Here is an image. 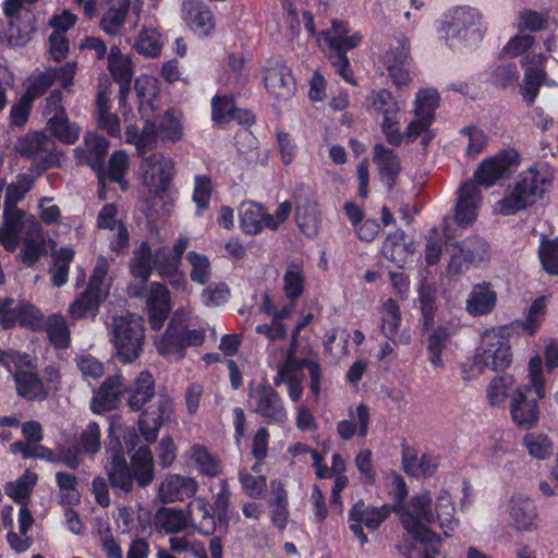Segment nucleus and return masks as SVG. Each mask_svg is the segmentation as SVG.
<instances>
[{
  "label": "nucleus",
  "instance_id": "50",
  "mask_svg": "<svg viewBox=\"0 0 558 558\" xmlns=\"http://www.w3.org/2000/svg\"><path fill=\"white\" fill-rule=\"evenodd\" d=\"M368 100L373 111L383 114L384 119L397 118L399 106L389 90H373L368 96Z\"/></svg>",
  "mask_w": 558,
  "mask_h": 558
},
{
  "label": "nucleus",
  "instance_id": "24",
  "mask_svg": "<svg viewBox=\"0 0 558 558\" xmlns=\"http://www.w3.org/2000/svg\"><path fill=\"white\" fill-rule=\"evenodd\" d=\"M141 9L140 4L132 5L131 0H117L110 3L100 20L99 26L107 35H120L129 12L132 10L138 16Z\"/></svg>",
  "mask_w": 558,
  "mask_h": 558
},
{
  "label": "nucleus",
  "instance_id": "23",
  "mask_svg": "<svg viewBox=\"0 0 558 558\" xmlns=\"http://www.w3.org/2000/svg\"><path fill=\"white\" fill-rule=\"evenodd\" d=\"M122 395H125L122 376L116 374L107 377L94 397V412L101 413L116 409L120 403Z\"/></svg>",
  "mask_w": 558,
  "mask_h": 558
},
{
  "label": "nucleus",
  "instance_id": "10",
  "mask_svg": "<svg viewBox=\"0 0 558 558\" xmlns=\"http://www.w3.org/2000/svg\"><path fill=\"white\" fill-rule=\"evenodd\" d=\"M519 163L520 156L514 149L502 150L496 156L482 161L472 180L478 187H490L498 180L511 175Z\"/></svg>",
  "mask_w": 558,
  "mask_h": 558
},
{
  "label": "nucleus",
  "instance_id": "51",
  "mask_svg": "<svg viewBox=\"0 0 558 558\" xmlns=\"http://www.w3.org/2000/svg\"><path fill=\"white\" fill-rule=\"evenodd\" d=\"M381 253L387 259L396 263L398 267H402L409 256L403 234H389L384 242Z\"/></svg>",
  "mask_w": 558,
  "mask_h": 558
},
{
  "label": "nucleus",
  "instance_id": "47",
  "mask_svg": "<svg viewBox=\"0 0 558 558\" xmlns=\"http://www.w3.org/2000/svg\"><path fill=\"white\" fill-rule=\"evenodd\" d=\"M135 48L138 53L146 57H157L161 52L162 41L161 35L154 27L153 23H146L143 25L138 40L135 44Z\"/></svg>",
  "mask_w": 558,
  "mask_h": 558
},
{
  "label": "nucleus",
  "instance_id": "59",
  "mask_svg": "<svg viewBox=\"0 0 558 558\" xmlns=\"http://www.w3.org/2000/svg\"><path fill=\"white\" fill-rule=\"evenodd\" d=\"M460 245L469 257L471 264L485 262L489 258V246L480 236H470L460 241Z\"/></svg>",
  "mask_w": 558,
  "mask_h": 558
},
{
  "label": "nucleus",
  "instance_id": "49",
  "mask_svg": "<svg viewBox=\"0 0 558 558\" xmlns=\"http://www.w3.org/2000/svg\"><path fill=\"white\" fill-rule=\"evenodd\" d=\"M264 207L255 203H242L240 221L247 234H256L263 229Z\"/></svg>",
  "mask_w": 558,
  "mask_h": 558
},
{
  "label": "nucleus",
  "instance_id": "15",
  "mask_svg": "<svg viewBox=\"0 0 558 558\" xmlns=\"http://www.w3.org/2000/svg\"><path fill=\"white\" fill-rule=\"evenodd\" d=\"M109 150V142L95 132L84 135L83 144L74 149V157L80 165L90 167L99 175L105 171V158Z\"/></svg>",
  "mask_w": 558,
  "mask_h": 558
},
{
  "label": "nucleus",
  "instance_id": "54",
  "mask_svg": "<svg viewBox=\"0 0 558 558\" xmlns=\"http://www.w3.org/2000/svg\"><path fill=\"white\" fill-rule=\"evenodd\" d=\"M157 351L162 354L178 353L181 355L183 350L181 333L178 324L170 323L165 333L155 341Z\"/></svg>",
  "mask_w": 558,
  "mask_h": 558
},
{
  "label": "nucleus",
  "instance_id": "30",
  "mask_svg": "<svg viewBox=\"0 0 558 558\" xmlns=\"http://www.w3.org/2000/svg\"><path fill=\"white\" fill-rule=\"evenodd\" d=\"M296 223L307 236H314L319 229L318 204L314 197H296Z\"/></svg>",
  "mask_w": 558,
  "mask_h": 558
},
{
  "label": "nucleus",
  "instance_id": "32",
  "mask_svg": "<svg viewBox=\"0 0 558 558\" xmlns=\"http://www.w3.org/2000/svg\"><path fill=\"white\" fill-rule=\"evenodd\" d=\"M17 395L27 400H43L48 396V388L37 374L19 371L14 374Z\"/></svg>",
  "mask_w": 558,
  "mask_h": 558
},
{
  "label": "nucleus",
  "instance_id": "18",
  "mask_svg": "<svg viewBox=\"0 0 558 558\" xmlns=\"http://www.w3.org/2000/svg\"><path fill=\"white\" fill-rule=\"evenodd\" d=\"M197 490L198 483L195 478L168 474L159 483L157 496L162 504H172L193 497Z\"/></svg>",
  "mask_w": 558,
  "mask_h": 558
},
{
  "label": "nucleus",
  "instance_id": "60",
  "mask_svg": "<svg viewBox=\"0 0 558 558\" xmlns=\"http://www.w3.org/2000/svg\"><path fill=\"white\" fill-rule=\"evenodd\" d=\"M80 450L94 456L101 447L100 427L96 422H89L80 435Z\"/></svg>",
  "mask_w": 558,
  "mask_h": 558
},
{
  "label": "nucleus",
  "instance_id": "43",
  "mask_svg": "<svg viewBox=\"0 0 558 558\" xmlns=\"http://www.w3.org/2000/svg\"><path fill=\"white\" fill-rule=\"evenodd\" d=\"M156 523L167 534H179L189 525L187 512L175 508H161L156 513Z\"/></svg>",
  "mask_w": 558,
  "mask_h": 558
},
{
  "label": "nucleus",
  "instance_id": "44",
  "mask_svg": "<svg viewBox=\"0 0 558 558\" xmlns=\"http://www.w3.org/2000/svg\"><path fill=\"white\" fill-rule=\"evenodd\" d=\"M357 424L351 420H342L337 424V433L343 440H350L357 432L360 436H366L371 421L369 410L365 404L356 408Z\"/></svg>",
  "mask_w": 558,
  "mask_h": 558
},
{
  "label": "nucleus",
  "instance_id": "53",
  "mask_svg": "<svg viewBox=\"0 0 558 558\" xmlns=\"http://www.w3.org/2000/svg\"><path fill=\"white\" fill-rule=\"evenodd\" d=\"M186 259L191 265L190 277L192 281L198 284L207 283L211 277V265L208 257L191 251L186 254Z\"/></svg>",
  "mask_w": 558,
  "mask_h": 558
},
{
  "label": "nucleus",
  "instance_id": "41",
  "mask_svg": "<svg viewBox=\"0 0 558 558\" xmlns=\"http://www.w3.org/2000/svg\"><path fill=\"white\" fill-rule=\"evenodd\" d=\"M26 14L29 16H24L26 22L23 24L17 23L19 20L9 21L8 28L3 35V39L9 46L22 47L32 39V35L36 31V26L34 23V16H32L29 12Z\"/></svg>",
  "mask_w": 558,
  "mask_h": 558
},
{
  "label": "nucleus",
  "instance_id": "13",
  "mask_svg": "<svg viewBox=\"0 0 558 558\" xmlns=\"http://www.w3.org/2000/svg\"><path fill=\"white\" fill-rule=\"evenodd\" d=\"M141 411L142 414L137 421L138 430L147 442H155L160 427L171 417L173 403L167 397H155Z\"/></svg>",
  "mask_w": 558,
  "mask_h": 558
},
{
  "label": "nucleus",
  "instance_id": "26",
  "mask_svg": "<svg viewBox=\"0 0 558 558\" xmlns=\"http://www.w3.org/2000/svg\"><path fill=\"white\" fill-rule=\"evenodd\" d=\"M543 54H534L533 57H525L522 60V65L525 68L523 85L521 86V95L529 106H532L537 97L538 89L543 85L546 73L544 70L533 68L530 63L542 62Z\"/></svg>",
  "mask_w": 558,
  "mask_h": 558
},
{
  "label": "nucleus",
  "instance_id": "20",
  "mask_svg": "<svg viewBox=\"0 0 558 558\" xmlns=\"http://www.w3.org/2000/svg\"><path fill=\"white\" fill-rule=\"evenodd\" d=\"M184 21L187 27L198 37H209L215 33L216 21L211 10L198 0L183 3Z\"/></svg>",
  "mask_w": 558,
  "mask_h": 558
},
{
  "label": "nucleus",
  "instance_id": "64",
  "mask_svg": "<svg viewBox=\"0 0 558 558\" xmlns=\"http://www.w3.org/2000/svg\"><path fill=\"white\" fill-rule=\"evenodd\" d=\"M129 169V156L124 150L114 151L109 158L108 177L125 189L124 174Z\"/></svg>",
  "mask_w": 558,
  "mask_h": 558
},
{
  "label": "nucleus",
  "instance_id": "25",
  "mask_svg": "<svg viewBox=\"0 0 558 558\" xmlns=\"http://www.w3.org/2000/svg\"><path fill=\"white\" fill-rule=\"evenodd\" d=\"M373 161L377 166L379 175L384 184L390 190L395 186L397 178L401 171L399 156L393 149L376 144L374 146Z\"/></svg>",
  "mask_w": 558,
  "mask_h": 558
},
{
  "label": "nucleus",
  "instance_id": "2",
  "mask_svg": "<svg viewBox=\"0 0 558 558\" xmlns=\"http://www.w3.org/2000/svg\"><path fill=\"white\" fill-rule=\"evenodd\" d=\"M529 381L518 386L511 396L509 411L513 423L523 429L534 427L539 420L538 399L546 396L543 362L539 355L529 361Z\"/></svg>",
  "mask_w": 558,
  "mask_h": 558
},
{
  "label": "nucleus",
  "instance_id": "63",
  "mask_svg": "<svg viewBox=\"0 0 558 558\" xmlns=\"http://www.w3.org/2000/svg\"><path fill=\"white\" fill-rule=\"evenodd\" d=\"M109 260L106 257H99L90 276L87 288L98 293L102 292L104 295L107 296L109 293V283L107 280Z\"/></svg>",
  "mask_w": 558,
  "mask_h": 558
},
{
  "label": "nucleus",
  "instance_id": "16",
  "mask_svg": "<svg viewBox=\"0 0 558 558\" xmlns=\"http://www.w3.org/2000/svg\"><path fill=\"white\" fill-rule=\"evenodd\" d=\"M265 87L276 98L290 99L296 89L291 70L281 61H269L264 73Z\"/></svg>",
  "mask_w": 558,
  "mask_h": 558
},
{
  "label": "nucleus",
  "instance_id": "5",
  "mask_svg": "<svg viewBox=\"0 0 558 558\" xmlns=\"http://www.w3.org/2000/svg\"><path fill=\"white\" fill-rule=\"evenodd\" d=\"M512 363L510 340L501 333V329H492L482 336L473 367L483 374L486 369L498 372L506 369Z\"/></svg>",
  "mask_w": 558,
  "mask_h": 558
},
{
  "label": "nucleus",
  "instance_id": "61",
  "mask_svg": "<svg viewBox=\"0 0 558 558\" xmlns=\"http://www.w3.org/2000/svg\"><path fill=\"white\" fill-rule=\"evenodd\" d=\"M56 82V74L49 69L35 73L29 78V84L25 94L33 100L43 96Z\"/></svg>",
  "mask_w": 558,
  "mask_h": 558
},
{
  "label": "nucleus",
  "instance_id": "42",
  "mask_svg": "<svg viewBox=\"0 0 558 558\" xmlns=\"http://www.w3.org/2000/svg\"><path fill=\"white\" fill-rule=\"evenodd\" d=\"M452 336L451 329L445 326H438L432 330L427 338V351L429 362L436 368H444L441 359L442 351L447 348Z\"/></svg>",
  "mask_w": 558,
  "mask_h": 558
},
{
  "label": "nucleus",
  "instance_id": "56",
  "mask_svg": "<svg viewBox=\"0 0 558 558\" xmlns=\"http://www.w3.org/2000/svg\"><path fill=\"white\" fill-rule=\"evenodd\" d=\"M381 331L388 339H392L400 326L401 315L396 301L388 299L383 305Z\"/></svg>",
  "mask_w": 558,
  "mask_h": 558
},
{
  "label": "nucleus",
  "instance_id": "11",
  "mask_svg": "<svg viewBox=\"0 0 558 558\" xmlns=\"http://www.w3.org/2000/svg\"><path fill=\"white\" fill-rule=\"evenodd\" d=\"M389 514L390 507L388 505L375 507L365 504L363 500H359L349 511L350 530L359 539L360 544L364 545L367 543V536L363 531V526L369 531H375Z\"/></svg>",
  "mask_w": 558,
  "mask_h": 558
},
{
  "label": "nucleus",
  "instance_id": "4",
  "mask_svg": "<svg viewBox=\"0 0 558 558\" xmlns=\"http://www.w3.org/2000/svg\"><path fill=\"white\" fill-rule=\"evenodd\" d=\"M550 182L551 175L545 169L533 167L523 171L510 193L498 202L499 211L508 216L534 205Z\"/></svg>",
  "mask_w": 558,
  "mask_h": 558
},
{
  "label": "nucleus",
  "instance_id": "31",
  "mask_svg": "<svg viewBox=\"0 0 558 558\" xmlns=\"http://www.w3.org/2000/svg\"><path fill=\"white\" fill-rule=\"evenodd\" d=\"M132 473L140 487H146L154 480V457L148 446H140L131 456Z\"/></svg>",
  "mask_w": 558,
  "mask_h": 558
},
{
  "label": "nucleus",
  "instance_id": "28",
  "mask_svg": "<svg viewBox=\"0 0 558 558\" xmlns=\"http://www.w3.org/2000/svg\"><path fill=\"white\" fill-rule=\"evenodd\" d=\"M497 294L490 283L475 284L466 300V312L472 316L487 315L496 306Z\"/></svg>",
  "mask_w": 558,
  "mask_h": 558
},
{
  "label": "nucleus",
  "instance_id": "7",
  "mask_svg": "<svg viewBox=\"0 0 558 558\" xmlns=\"http://www.w3.org/2000/svg\"><path fill=\"white\" fill-rule=\"evenodd\" d=\"M250 410L268 424H282L288 420V411L279 392L268 383L250 385Z\"/></svg>",
  "mask_w": 558,
  "mask_h": 558
},
{
  "label": "nucleus",
  "instance_id": "6",
  "mask_svg": "<svg viewBox=\"0 0 558 558\" xmlns=\"http://www.w3.org/2000/svg\"><path fill=\"white\" fill-rule=\"evenodd\" d=\"M322 35L330 49V60L336 71L348 83H354L345 51L355 48L361 43V36L357 34L348 36L347 24L342 21H332L331 27L324 31Z\"/></svg>",
  "mask_w": 558,
  "mask_h": 558
},
{
  "label": "nucleus",
  "instance_id": "48",
  "mask_svg": "<svg viewBox=\"0 0 558 558\" xmlns=\"http://www.w3.org/2000/svg\"><path fill=\"white\" fill-rule=\"evenodd\" d=\"M74 258L72 248L61 247L53 255V264L49 269L52 284L57 288L64 286L69 277L70 263Z\"/></svg>",
  "mask_w": 558,
  "mask_h": 558
},
{
  "label": "nucleus",
  "instance_id": "55",
  "mask_svg": "<svg viewBox=\"0 0 558 558\" xmlns=\"http://www.w3.org/2000/svg\"><path fill=\"white\" fill-rule=\"evenodd\" d=\"M211 193V178L205 174H197L194 178L193 202L196 204L198 216L208 208Z\"/></svg>",
  "mask_w": 558,
  "mask_h": 558
},
{
  "label": "nucleus",
  "instance_id": "37",
  "mask_svg": "<svg viewBox=\"0 0 558 558\" xmlns=\"http://www.w3.org/2000/svg\"><path fill=\"white\" fill-rule=\"evenodd\" d=\"M47 130L51 136L65 145H73L80 138L81 126L69 119L68 113L47 121Z\"/></svg>",
  "mask_w": 558,
  "mask_h": 558
},
{
  "label": "nucleus",
  "instance_id": "8",
  "mask_svg": "<svg viewBox=\"0 0 558 558\" xmlns=\"http://www.w3.org/2000/svg\"><path fill=\"white\" fill-rule=\"evenodd\" d=\"M190 240L185 236H180L173 244L170 252L166 246L157 248L154 253V266L158 270L161 278L169 281L175 289H185L186 279L179 270L182 262V256L187 250Z\"/></svg>",
  "mask_w": 558,
  "mask_h": 558
},
{
  "label": "nucleus",
  "instance_id": "27",
  "mask_svg": "<svg viewBox=\"0 0 558 558\" xmlns=\"http://www.w3.org/2000/svg\"><path fill=\"white\" fill-rule=\"evenodd\" d=\"M4 231L10 235L21 238L38 236L40 225L32 215H27L24 210L3 211Z\"/></svg>",
  "mask_w": 558,
  "mask_h": 558
},
{
  "label": "nucleus",
  "instance_id": "17",
  "mask_svg": "<svg viewBox=\"0 0 558 558\" xmlns=\"http://www.w3.org/2000/svg\"><path fill=\"white\" fill-rule=\"evenodd\" d=\"M482 204L480 187L473 180L465 181L458 190L454 221L462 228L470 227L477 218V210Z\"/></svg>",
  "mask_w": 558,
  "mask_h": 558
},
{
  "label": "nucleus",
  "instance_id": "36",
  "mask_svg": "<svg viewBox=\"0 0 558 558\" xmlns=\"http://www.w3.org/2000/svg\"><path fill=\"white\" fill-rule=\"evenodd\" d=\"M154 267V255L147 242L141 243L133 251V256L129 262V268L133 277L141 280L145 284L150 278Z\"/></svg>",
  "mask_w": 558,
  "mask_h": 558
},
{
  "label": "nucleus",
  "instance_id": "57",
  "mask_svg": "<svg viewBox=\"0 0 558 558\" xmlns=\"http://www.w3.org/2000/svg\"><path fill=\"white\" fill-rule=\"evenodd\" d=\"M283 291L290 301L299 299L304 291V277L296 265H290L283 276Z\"/></svg>",
  "mask_w": 558,
  "mask_h": 558
},
{
  "label": "nucleus",
  "instance_id": "29",
  "mask_svg": "<svg viewBox=\"0 0 558 558\" xmlns=\"http://www.w3.org/2000/svg\"><path fill=\"white\" fill-rule=\"evenodd\" d=\"M107 296L86 288L70 305L68 314L72 320H78L87 317L94 318L98 312L100 304Z\"/></svg>",
  "mask_w": 558,
  "mask_h": 558
},
{
  "label": "nucleus",
  "instance_id": "19",
  "mask_svg": "<svg viewBox=\"0 0 558 558\" xmlns=\"http://www.w3.org/2000/svg\"><path fill=\"white\" fill-rule=\"evenodd\" d=\"M449 31L464 41H476L482 38V22L478 12L472 8H457L452 11Z\"/></svg>",
  "mask_w": 558,
  "mask_h": 558
},
{
  "label": "nucleus",
  "instance_id": "21",
  "mask_svg": "<svg viewBox=\"0 0 558 558\" xmlns=\"http://www.w3.org/2000/svg\"><path fill=\"white\" fill-rule=\"evenodd\" d=\"M146 304L151 328L160 329L171 311V299L168 289L159 282H153L148 290Z\"/></svg>",
  "mask_w": 558,
  "mask_h": 558
},
{
  "label": "nucleus",
  "instance_id": "14",
  "mask_svg": "<svg viewBox=\"0 0 558 558\" xmlns=\"http://www.w3.org/2000/svg\"><path fill=\"white\" fill-rule=\"evenodd\" d=\"M109 485L118 496L129 495L135 486V477L121 450L107 451L105 465Z\"/></svg>",
  "mask_w": 558,
  "mask_h": 558
},
{
  "label": "nucleus",
  "instance_id": "35",
  "mask_svg": "<svg viewBox=\"0 0 558 558\" xmlns=\"http://www.w3.org/2000/svg\"><path fill=\"white\" fill-rule=\"evenodd\" d=\"M510 517L519 530L531 531L536 529V508L529 498L513 497L511 499Z\"/></svg>",
  "mask_w": 558,
  "mask_h": 558
},
{
  "label": "nucleus",
  "instance_id": "52",
  "mask_svg": "<svg viewBox=\"0 0 558 558\" xmlns=\"http://www.w3.org/2000/svg\"><path fill=\"white\" fill-rule=\"evenodd\" d=\"M446 252L449 256L447 266V274L449 276L462 275L469 269L470 265H472L460 245V241L448 243L446 245Z\"/></svg>",
  "mask_w": 558,
  "mask_h": 558
},
{
  "label": "nucleus",
  "instance_id": "39",
  "mask_svg": "<svg viewBox=\"0 0 558 558\" xmlns=\"http://www.w3.org/2000/svg\"><path fill=\"white\" fill-rule=\"evenodd\" d=\"M50 343L57 349H65L71 342V331L66 318L61 314L50 315L45 323Z\"/></svg>",
  "mask_w": 558,
  "mask_h": 558
},
{
  "label": "nucleus",
  "instance_id": "3",
  "mask_svg": "<svg viewBox=\"0 0 558 558\" xmlns=\"http://www.w3.org/2000/svg\"><path fill=\"white\" fill-rule=\"evenodd\" d=\"M110 342L120 362L132 363L140 357L145 343V327L135 314L114 315L107 323Z\"/></svg>",
  "mask_w": 558,
  "mask_h": 558
},
{
  "label": "nucleus",
  "instance_id": "12",
  "mask_svg": "<svg viewBox=\"0 0 558 558\" xmlns=\"http://www.w3.org/2000/svg\"><path fill=\"white\" fill-rule=\"evenodd\" d=\"M143 184L154 193L168 190L174 175V162L161 153H153L142 161Z\"/></svg>",
  "mask_w": 558,
  "mask_h": 558
},
{
  "label": "nucleus",
  "instance_id": "62",
  "mask_svg": "<svg viewBox=\"0 0 558 558\" xmlns=\"http://www.w3.org/2000/svg\"><path fill=\"white\" fill-rule=\"evenodd\" d=\"M538 255L543 268L550 275H558V239L543 241Z\"/></svg>",
  "mask_w": 558,
  "mask_h": 558
},
{
  "label": "nucleus",
  "instance_id": "58",
  "mask_svg": "<svg viewBox=\"0 0 558 558\" xmlns=\"http://www.w3.org/2000/svg\"><path fill=\"white\" fill-rule=\"evenodd\" d=\"M524 446L532 457L539 460L547 459L553 453V444L544 434L530 433L525 435Z\"/></svg>",
  "mask_w": 558,
  "mask_h": 558
},
{
  "label": "nucleus",
  "instance_id": "22",
  "mask_svg": "<svg viewBox=\"0 0 558 558\" xmlns=\"http://www.w3.org/2000/svg\"><path fill=\"white\" fill-rule=\"evenodd\" d=\"M125 401L133 412H140L146 404L155 399V380L148 371H143L136 379L125 387Z\"/></svg>",
  "mask_w": 558,
  "mask_h": 558
},
{
  "label": "nucleus",
  "instance_id": "40",
  "mask_svg": "<svg viewBox=\"0 0 558 558\" xmlns=\"http://www.w3.org/2000/svg\"><path fill=\"white\" fill-rule=\"evenodd\" d=\"M126 143L135 146L138 155H144L156 147V128L150 121H146L140 132L135 125H129L125 130Z\"/></svg>",
  "mask_w": 558,
  "mask_h": 558
},
{
  "label": "nucleus",
  "instance_id": "9",
  "mask_svg": "<svg viewBox=\"0 0 558 558\" xmlns=\"http://www.w3.org/2000/svg\"><path fill=\"white\" fill-rule=\"evenodd\" d=\"M19 154L33 159L41 170L58 166L64 157L63 153L54 148L48 135L34 132L22 137L16 145Z\"/></svg>",
  "mask_w": 558,
  "mask_h": 558
},
{
  "label": "nucleus",
  "instance_id": "1",
  "mask_svg": "<svg viewBox=\"0 0 558 558\" xmlns=\"http://www.w3.org/2000/svg\"><path fill=\"white\" fill-rule=\"evenodd\" d=\"M404 529L421 542H429L432 532L426 524L438 523L446 535L457 524L454 520V506L448 492L441 490L437 496L435 510L432 508V497L422 493L412 497L409 504L398 508Z\"/></svg>",
  "mask_w": 558,
  "mask_h": 558
},
{
  "label": "nucleus",
  "instance_id": "33",
  "mask_svg": "<svg viewBox=\"0 0 558 558\" xmlns=\"http://www.w3.org/2000/svg\"><path fill=\"white\" fill-rule=\"evenodd\" d=\"M189 521L197 526V529L209 535L215 531V519L213 506L204 498H195L187 505Z\"/></svg>",
  "mask_w": 558,
  "mask_h": 558
},
{
  "label": "nucleus",
  "instance_id": "45",
  "mask_svg": "<svg viewBox=\"0 0 558 558\" xmlns=\"http://www.w3.org/2000/svg\"><path fill=\"white\" fill-rule=\"evenodd\" d=\"M514 385L515 378L510 374L494 377L486 387V398L489 405L504 407L509 397V391Z\"/></svg>",
  "mask_w": 558,
  "mask_h": 558
},
{
  "label": "nucleus",
  "instance_id": "38",
  "mask_svg": "<svg viewBox=\"0 0 558 558\" xmlns=\"http://www.w3.org/2000/svg\"><path fill=\"white\" fill-rule=\"evenodd\" d=\"M156 128V146L158 142L162 144H174L182 138V126L180 121L167 111L153 122Z\"/></svg>",
  "mask_w": 558,
  "mask_h": 558
},
{
  "label": "nucleus",
  "instance_id": "46",
  "mask_svg": "<svg viewBox=\"0 0 558 558\" xmlns=\"http://www.w3.org/2000/svg\"><path fill=\"white\" fill-rule=\"evenodd\" d=\"M192 461L196 464L199 473L205 476L215 477L222 473L220 460L201 445H195L190 450Z\"/></svg>",
  "mask_w": 558,
  "mask_h": 558
},
{
  "label": "nucleus",
  "instance_id": "34",
  "mask_svg": "<svg viewBox=\"0 0 558 558\" xmlns=\"http://www.w3.org/2000/svg\"><path fill=\"white\" fill-rule=\"evenodd\" d=\"M402 465L407 474L411 476H432L437 469L436 459L424 453L420 459L412 448L404 447L402 450Z\"/></svg>",
  "mask_w": 558,
  "mask_h": 558
}]
</instances>
